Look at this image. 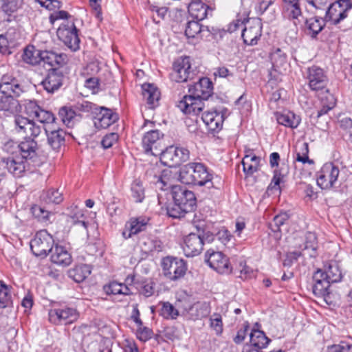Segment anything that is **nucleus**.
<instances>
[{"mask_svg":"<svg viewBox=\"0 0 352 352\" xmlns=\"http://www.w3.org/2000/svg\"><path fill=\"white\" fill-rule=\"evenodd\" d=\"M213 87L208 78H200L189 87V95L184 96L177 107L186 114H199L204 107L203 100H207L212 94Z\"/></svg>","mask_w":352,"mask_h":352,"instance_id":"obj_1","label":"nucleus"},{"mask_svg":"<svg viewBox=\"0 0 352 352\" xmlns=\"http://www.w3.org/2000/svg\"><path fill=\"white\" fill-rule=\"evenodd\" d=\"M212 175L208 171L206 166L199 162H190L186 164L180 170L179 179L182 183L187 185L204 186L210 184L212 186Z\"/></svg>","mask_w":352,"mask_h":352,"instance_id":"obj_2","label":"nucleus"},{"mask_svg":"<svg viewBox=\"0 0 352 352\" xmlns=\"http://www.w3.org/2000/svg\"><path fill=\"white\" fill-rule=\"evenodd\" d=\"M161 266L163 275L171 281H176L184 277L188 269L184 260L173 256L162 258Z\"/></svg>","mask_w":352,"mask_h":352,"instance_id":"obj_3","label":"nucleus"},{"mask_svg":"<svg viewBox=\"0 0 352 352\" xmlns=\"http://www.w3.org/2000/svg\"><path fill=\"white\" fill-rule=\"evenodd\" d=\"M79 318L78 311L67 305L54 306L48 311V320L54 325H67L76 322Z\"/></svg>","mask_w":352,"mask_h":352,"instance_id":"obj_4","label":"nucleus"},{"mask_svg":"<svg viewBox=\"0 0 352 352\" xmlns=\"http://www.w3.org/2000/svg\"><path fill=\"white\" fill-rule=\"evenodd\" d=\"M306 79L311 91L326 94L329 93L327 89L329 79L322 68L316 65L308 67L306 72Z\"/></svg>","mask_w":352,"mask_h":352,"instance_id":"obj_5","label":"nucleus"},{"mask_svg":"<svg viewBox=\"0 0 352 352\" xmlns=\"http://www.w3.org/2000/svg\"><path fill=\"white\" fill-rule=\"evenodd\" d=\"M351 8V0H338L329 6L324 20L332 25H338L348 16Z\"/></svg>","mask_w":352,"mask_h":352,"instance_id":"obj_6","label":"nucleus"},{"mask_svg":"<svg viewBox=\"0 0 352 352\" xmlns=\"http://www.w3.org/2000/svg\"><path fill=\"white\" fill-rule=\"evenodd\" d=\"M54 241L52 236L45 230L36 232L30 241V248L36 256L45 257L52 250Z\"/></svg>","mask_w":352,"mask_h":352,"instance_id":"obj_7","label":"nucleus"},{"mask_svg":"<svg viewBox=\"0 0 352 352\" xmlns=\"http://www.w3.org/2000/svg\"><path fill=\"white\" fill-rule=\"evenodd\" d=\"M160 160L165 166L173 167L189 159L190 152L184 147L170 146L160 153Z\"/></svg>","mask_w":352,"mask_h":352,"instance_id":"obj_8","label":"nucleus"},{"mask_svg":"<svg viewBox=\"0 0 352 352\" xmlns=\"http://www.w3.org/2000/svg\"><path fill=\"white\" fill-rule=\"evenodd\" d=\"M339 168L333 163L324 164L317 173V184L322 189H330L338 182Z\"/></svg>","mask_w":352,"mask_h":352,"instance_id":"obj_9","label":"nucleus"},{"mask_svg":"<svg viewBox=\"0 0 352 352\" xmlns=\"http://www.w3.org/2000/svg\"><path fill=\"white\" fill-rule=\"evenodd\" d=\"M14 130L19 135L24 138H37L42 131V129L35 122L21 115H16L13 120Z\"/></svg>","mask_w":352,"mask_h":352,"instance_id":"obj_10","label":"nucleus"},{"mask_svg":"<svg viewBox=\"0 0 352 352\" xmlns=\"http://www.w3.org/2000/svg\"><path fill=\"white\" fill-rule=\"evenodd\" d=\"M57 36L71 50L79 49L80 38L74 23H62L57 30Z\"/></svg>","mask_w":352,"mask_h":352,"instance_id":"obj_11","label":"nucleus"},{"mask_svg":"<svg viewBox=\"0 0 352 352\" xmlns=\"http://www.w3.org/2000/svg\"><path fill=\"white\" fill-rule=\"evenodd\" d=\"M25 112L33 120H36L44 124L45 126L56 124L54 114L50 111L42 109L34 101H29L25 104Z\"/></svg>","mask_w":352,"mask_h":352,"instance_id":"obj_12","label":"nucleus"},{"mask_svg":"<svg viewBox=\"0 0 352 352\" xmlns=\"http://www.w3.org/2000/svg\"><path fill=\"white\" fill-rule=\"evenodd\" d=\"M205 261L214 270L220 274H227L231 272L228 258L221 252L208 250L205 254Z\"/></svg>","mask_w":352,"mask_h":352,"instance_id":"obj_13","label":"nucleus"},{"mask_svg":"<svg viewBox=\"0 0 352 352\" xmlns=\"http://www.w3.org/2000/svg\"><path fill=\"white\" fill-rule=\"evenodd\" d=\"M192 76L189 57H182L175 61L173 71L170 74L172 80L183 82L192 78Z\"/></svg>","mask_w":352,"mask_h":352,"instance_id":"obj_14","label":"nucleus"},{"mask_svg":"<svg viewBox=\"0 0 352 352\" xmlns=\"http://www.w3.org/2000/svg\"><path fill=\"white\" fill-rule=\"evenodd\" d=\"M173 198L174 202L181 206L188 212L194 210L196 207V197L191 190L180 186L173 188Z\"/></svg>","mask_w":352,"mask_h":352,"instance_id":"obj_15","label":"nucleus"},{"mask_svg":"<svg viewBox=\"0 0 352 352\" xmlns=\"http://www.w3.org/2000/svg\"><path fill=\"white\" fill-rule=\"evenodd\" d=\"M162 137L163 134L159 130H151L146 133L142 138V146L145 152L155 156L160 155L163 150Z\"/></svg>","mask_w":352,"mask_h":352,"instance_id":"obj_16","label":"nucleus"},{"mask_svg":"<svg viewBox=\"0 0 352 352\" xmlns=\"http://www.w3.org/2000/svg\"><path fill=\"white\" fill-rule=\"evenodd\" d=\"M262 35V23L259 19L248 20L242 32L243 42L249 45H256Z\"/></svg>","mask_w":352,"mask_h":352,"instance_id":"obj_17","label":"nucleus"},{"mask_svg":"<svg viewBox=\"0 0 352 352\" xmlns=\"http://www.w3.org/2000/svg\"><path fill=\"white\" fill-rule=\"evenodd\" d=\"M168 175V171H161L157 166H151L146 173L148 180L162 190H166L172 187Z\"/></svg>","mask_w":352,"mask_h":352,"instance_id":"obj_18","label":"nucleus"},{"mask_svg":"<svg viewBox=\"0 0 352 352\" xmlns=\"http://www.w3.org/2000/svg\"><path fill=\"white\" fill-rule=\"evenodd\" d=\"M204 244V239L199 234L190 233L184 239V253L188 257L197 256L201 252Z\"/></svg>","mask_w":352,"mask_h":352,"instance_id":"obj_19","label":"nucleus"},{"mask_svg":"<svg viewBox=\"0 0 352 352\" xmlns=\"http://www.w3.org/2000/svg\"><path fill=\"white\" fill-rule=\"evenodd\" d=\"M312 291L314 294L318 297L326 298L329 294V289L331 283L326 278L325 273L322 269H318L313 274Z\"/></svg>","mask_w":352,"mask_h":352,"instance_id":"obj_20","label":"nucleus"},{"mask_svg":"<svg viewBox=\"0 0 352 352\" xmlns=\"http://www.w3.org/2000/svg\"><path fill=\"white\" fill-rule=\"evenodd\" d=\"M64 79L63 74L53 68L48 72L46 76L41 81V85L47 92L52 94L60 88Z\"/></svg>","mask_w":352,"mask_h":352,"instance_id":"obj_21","label":"nucleus"},{"mask_svg":"<svg viewBox=\"0 0 352 352\" xmlns=\"http://www.w3.org/2000/svg\"><path fill=\"white\" fill-rule=\"evenodd\" d=\"M0 91L5 96L18 97L23 92V88L16 78L5 74L1 78Z\"/></svg>","mask_w":352,"mask_h":352,"instance_id":"obj_22","label":"nucleus"},{"mask_svg":"<svg viewBox=\"0 0 352 352\" xmlns=\"http://www.w3.org/2000/svg\"><path fill=\"white\" fill-rule=\"evenodd\" d=\"M95 113L94 123L97 129H106L118 120L117 113L105 107H98Z\"/></svg>","mask_w":352,"mask_h":352,"instance_id":"obj_23","label":"nucleus"},{"mask_svg":"<svg viewBox=\"0 0 352 352\" xmlns=\"http://www.w3.org/2000/svg\"><path fill=\"white\" fill-rule=\"evenodd\" d=\"M45 133L47 137L49 145L54 149L58 150L64 144L65 132L57 124L44 126Z\"/></svg>","mask_w":352,"mask_h":352,"instance_id":"obj_24","label":"nucleus"},{"mask_svg":"<svg viewBox=\"0 0 352 352\" xmlns=\"http://www.w3.org/2000/svg\"><path fill=\"white\" fill-rule=\"evenodd\" d=\"M190 15L197 21L205 19L212 10L202 0H192L188 7Z\"/></svg>","mask_w":352,"mask_h":352,"instance_id":"obj_25","label":"nucleus"},{"mask_svg":"<svg viewBox=\"0 0 352 352\" xmlns=\"http://www.w3.org/2000/svg\"><path fill=\"white\" fill-rule=\"evenodd\" d=\"M3 170L7 169L14 177H21L25 170V160L20 157H9L0 162Z\"/></svg>","mask_w":352,"mask_h":352,"instance_id":"obj_26","label":"nucleus"},{"mask_svg":"<svg viewBox=\"0 0 352 352\" xmlns=\"http://www.w3.org/2000/svg\"><path fill=\"white\" fill-rule=\"evenodd\" d=\"M201 119L209 130L217 131L221 129L224 117L222 113L212 111L204 112Z\"/></svg>","mask_w":352,"mask_h":352,"instance_id":"obj_27","label":"nucleus"},{"mask_svg":"<svg viewBox=\"0 0 352 352\" xmlns=\"http://www.w3.org/2000/svg\"><path fill=\"white\" fill-rule=\"evenodd\" d=\"M51 261L55 264L67 266L72 263V256L67 249L61 245H56L52 248Z\"/></svg>","mask_w":352,"mask_h":352,"instance_id":"obj_28","label":"nucleus"},{"mask_svg":"<svg viewBox=\"0 0 352 352\" xmlns=\"http://www.w3.org/2000/svg\"><path fill=\"white\" fill-rule=\"evenodd\" d=\"M36 138L28 137L24 138L18 147L20 150L21 158L23 160L32 159L36 155L37 142L34 140Z\"/></svg>","mask_w":352,"mask_h":352,"instance_id":"obj_29","label":"nucleus"},{"mask_svg":"<svg viewBox=\"0 0 352 352\" xmlns=\"http://www.w3.org/2000/svg\"><path fill=\"white\" fill-rule=\"evenodd\" d=\"M270 58L274 70L281 72L282 69H285L287 65V56L283 50L278 47L272 48Z\"/></svg>","mask_w":352,"mask_h":352,"instance_id":"obj_30","label":"nucleus"},{"mask_svg":"<svg viewBox=\"0 0 352 352\" xmlns=\"http://www.w3.org/2000/svg\"><path fill=\"white\" fill-rule=\"evenodd\" d=\"M276 119L279 124L287 127L295 129L298 127L300 122V118L291 111H284L282 113H276L275 114Z\"/></svg>","mask_w":352,"mask_h":352,"instance_id":"obj_31","label":"nucleus"},{"mask_svg":"<svg viewBox=\"0 0 352 352\" xmlns=\"http://www.w3.org/2000/svg\"><path fill=\"white\" fill-rule=\"evenodd\" d=\"M261 159L259 157L252 154H247L242 160L243 172L248 175L251 176L260 169V163Z\"/></svg>","mask_w":352,"mask_h":352,"instance_id":"obj_32","label":"nucleus"},{"mask_svg":"<svg viewBox=\"0 0 352 352\" xmlns=\"http://www.w3.org/2000/svg\"><path fill=\"white\" fill-rule=\"evenodd\" d=\"M142 89V96L146 100L149 108L153 109L157 106L160 95L157 87L151 84H144Z\"/></svg>","mask_w":352,"mask_h":352,"instance_id":"obj_33","label":"nucleus"},{"mask_svg":"<svg viewBox=\"0 0 352 352\" xmlns=\"http://www.w3.org/2000/svg\"><path fill=\"white\" fill-rule=\"evenodd\" d=\"M91 270L89 265L80 264L74 266L68 271V276L76 283L85 280L91 274Z\"/></svg>","mask_w":352,"mask_h":352,"instance_id":"obj_34","label":"nucleus"},{"mask_svg":"<svg viewBox=\"0 0 352 352\" xmlns=\"http://www.w3.org/2000/svg\"><path fill=\"white\" fill-rule=\"evenodd\" d=\"M148 223V219L145 218H138L131 219L129 223L128 230L123 232L122 234L125 239L132 236V235L137 234L146 229Z\"/></svg>","mask_w":352,"mask_h":352,"instance_id":"obj_35","label":"nucleus"},{"mask_svg":"<svg viewBox=\"0 0 352 352\" xmlns=\"http://www.w3.org/2000/svg\"><path fill=\"white\" fill-rule=\"evenodd\" d=\"M43 51L36 49L33 46H29L25 48L23 54V60L25 63L36 65L42 62Z\"/></svg>","mask_w":352,"mask_h":352,"instance_id":"obj_36","label":"nucleus"},{"mask_svg":"<svg viewBox=\"0 0 352 352\" xmlns=\"http://www.w3.org/2000/svg\"><path fill=\"white\" fill-rule=\"evenodd\" d=\"M250 343L253 346L261 349H265L271 340L268 338L265 333L259 329H253L250 333Z\"/></svg>","mask_w":352,"mask_h":352,"instance_id":"obj_37","label":"nucleus"},{"mask_svg":"<svg viewBox=\"0 0 352 352\" xmlns=\"http://www.w3.org/2000/svg\"><path fill=\"white\" fill-rule=\"evenodd\" d=\"M69 217L71 219V222L73 224H80L85 229H87L88 222L84 214V210L79 208L76 205H72L69 208Z\"/></svg>","mask_w":352,"mask_h":352,"instance_id":"obj_38","label":"nucleus"},{"mask_svg":"<svg viewBox=\"0 0 352 352\" xmlns=\"http://www.w3.org/2000/svg\"><path fill=\"white\" fill-rule=\"evenodd\" d=\"M104 289L107 294L129 296L133 294L128 286L116 281L111 282L108 285H105Z\"/></svg>","mask_w":352,"mask_h":352,"instance_id":"obj_39","label":"nucleus"},{"mask_svg":"<svg viewBox=\"0 0 352 352\" xmlns=\"http://www.w3.org/2000/svg\"><path fill=\"white\" fill-rule=\"evenodd\" d=\"M131 195L136 203H142L145 198V188L142 181L135 179L131 185Z\"/></svg>","mask_w":352,"mask_h":352,"instance_id":"obj_40","label":"nucleus"},{"mask_svg":"<svg viewBox=\"0 0 352 352\" xmlns=\"http://www.w3.org/2000/svg\"><path fill=\"white\" fill-rule=\"evenodd\" d=\"M317 247V238L315 233L307 232L305 234L303 251L307 252V255L309 257H315L316 256Z\"/></svg>","mask_w":352,"mask_h":352,"instance_id":"obj_41","label":"nucleus"},{"mask_svg":"<svg viewBox=\"0 0 352 352\" xmlns=\"http://www.w3.org/2000/svg\"><path fill=\"white\" fill-rule=\"evenodd\" d=\"M160 315L166 320H175L176 319L179 313L177 309H176L169 302H160Z\"/></svg>","mask_w":352,"mask_h":352,"instance_id":"obj_42","label":"nucleus"},{"mask_svg":"<svg viewBox=\"0 0 352 352\" xmlns=\"http://www.w3.org/2000/svg\"><path fill=\"white\" fill-rule=\"evenodd\" d=\"M323 272L325 273L326 278L329 279L331 283H338L342 279V273L335 262L330 263L328 266H325Z\"/></svg>","mask_w":352,"mask_h":352,"instance_id":"obj_43","label":"nucleus"},{"mask_svg":"<svg viewBox=\"0 0 352 352\" xmlns=\"http://www.w3.org/2000/svg\"><path fill=\"white\" fill-rule=\"evenodd\" d=\"M12 304L10 287L0 280V308H6Z\"/></svg>","mask_w":352,"mask_h":352,"instance_id":"obj_44","label":"nucleus"},{"mask_svg":"<svg viewBox=\"0 0 352 352\" xmlns=\"http://www.w3.org/2000/svg\"><path fill=\"white\" fill-rule=\"evenodd\" d=\"M322 107L318 111L317 117L319 118L328 113L336 105V98L333 94L328 93L324 96H320Z\"/></svg>","mask_w":352,"mask_h":352,"instance_id":"obj_45","label":"nucleus"},{"mask_svg":"<svg viewBox=\"0 0 352 352\" xmlns=\"http://www.w3.org/2000/svg\"><path fill=\"white\" fill-rule=\"evenodd\" d=\"M307 29L311 36L315 37L324 26V23L322 20L317 18H311L306 21Z\"/></svg>","mask_w":352,"mask_h":352,"instance_id":"obj_46","label":"nucleus"},{"mask_svg":"<svg viewBox=\"0 0 352 352\" xmlns=\"http://www.w3.org/2000/svg\"><path fill=\"white\" fill-rule=\"evenodd\" d=\"M43 199L47 204H58L62 202L63 197L58 190L50 189L43 195Z\"/></svg>","mask_w":352,"mask_h":352,"instance_id":"obj_47","label":"nucleus"},{"mask_svg":"<svg viewBox=\"0 0 352 352\" xmlns=\"http://www.w3.org/2000/svg\"><path fill=\"white\" fill-rule=\"evenodd\" d=\"M1 10L8 15L15 12L21 6L19 0H0Z\"/></svg>","mask_w":352,"mask_h":352,"instance_id":"obj_48","label":"nucleus"},{"mask_svg":"<svg viewBox=\"0 0 352 352\" xmlns=\"http://www.w3.org/2000/svg\"><path fill=\"white\" fill-rule=\"evenodd\" d=\"M283 14L285 17L289 19L298 20L299 16L302 15L299 3L297 5L292 4L289 6H283Z\"/></svg>","mask_w":352,"mask_h":352,"instance_id":"obj_49","label":"nucleus"},{"mask_svg":"<svg viewBox=\"0 0 352 352\" xmlns=\"http://www.w3.org/2000/svg\"><path fill=\"white\" fill-rule=\"evenodd\" d=\"M308 153V144L307 143H302L299 147V151L296 153V161L302 162V164H313V160L309 158Z\"/></svg>","mask_w":352,"mask_h":352,"instance_id":"obj_50","label":"nucleus"},{"mask_svg":"<svg viewBox=\"0 0 352 352\" xmlns=\"http://www.w3.org/2000/svg\"><path fill=\"white\" fill-rule=\"evenodd\" d=\"M199 21H190L187 23L185 34L188 38H194L197 34L201 32V27L199 23Z\"/></svg>","mask_w":352,"mask_h":352,"instance_id":"obj_51","label":"nucleus"},{"mask_svg":"<svg viewBox=\"0 0 352 352\" xmlns=\"http://www.w3.org/2000/svg\"><path fill=\"white\" fill-rule=\"evenodd\" d=\"M58 116L61 121L67 126H69L74 118L75 112L69 108L63 107L60 109Z\"/></svg>","mask_w":352,"mask_h":352,"instance_id":"obj_52","label":"nucleus"},{"mask_svg":"<svg viewBox=\"0 0 352 352\" xmlns=\"http://www.w3.org/2000/svg\"><path fill=\"white\" fill-rule=\"evenodd\" d=\"M184 208L179 204L174 202L173 206H168L166 208L167 214L173 218H182L184 217L186 213H188L186 210H183Z\"/></svg>","mask_w":352,"mask_h":352,"instance_id":"obj_53","label":"nucleus"},{"mask_svg":"<svg viewBox=\"0 0 352 352\" xmlns=\"http://www.w3.org/2000/svg\"><path fill=\"white\" fill-rule=\"evenodd\" d=\"M155 292V283L151 279L142 281L140 293L146 297H150Z\"/></svg>","mask_w":352,"mask_h":352,"instance_id":"obj_54","label":"nucleus"},{"mask_svg":"<svg viewBox=\"0 0 352 352\" xmlns=\"http://www.w3.org/2000/svg\"><path fill=\"white\" fill-rule=\"evenodd\" d=\"M289 216L287 212H283L274 217L273 223L271 224L272 229L276 231H280V227L283 226L288 220Z\"/></svg>","mask_w":352,"mask_h":352,"instance_id":"obj_55","label":"nucleus"},{"mask_svg":"<svg viewBox=\"0 0 352 352\" xmlns=\"http://www.w3.org/2000/svg\"><path fill=\"white\" fill-rule=\"evenodd\" d=\"M75 109L83 113L88 112H95L98 111V107L92 102L89 101L82 100V102H78L75 104Z\"/></svg>","mask_w":352,"mask_h":352,"instance_id":"obj_56","label":"nucleus"},{"mask_svg":"<svg viewBox=\"0 0 352 352\" xmlns=\"http://www.w3.org/2000/svg\"><path fill=\"white\" fill-rule=\"evenodd\" d=\"M210 327L217 335H221L223 331V322L221 316L219 314H213L210 319Z\"/></svg>","mask_w":352,"mask_h":352,"instance_id":"obj_57","label":"nucleus"},{"mask_svg":"<svg viewBox=\"0 0 352 352\" xmlns=\"http://www.w3.org/2000/svg\"><path fill=\"white\" fill-rule=\"evenodd\" d=\"M285 175V174L282 173L280 170H275L272 182L268 186V190H272L274 188L276 190H278L280 189L279 184Z\"/></svg>","mask_w":352,"mask_h":352,"instance_id":"obj_58","label":"nucleus"},{"mask_svg":"<svg viewBox=\"0 0 352 352\" xmlns=\"http://www.w3.org/2000/svg\"><path fill=\"white\" fill-rule=\"evenodd\" d=\"M118 140V135L116 133L107 134L101 141L102 146L107 149L111 148Z\"/></svg>","mask_w":352,"mask_h":352,"instance_id":"obj_59","label":"nucleus"},{"mask_svg":"<svg viewBox=\"0 0 352 352\" xmlns=\"http://www.w3.org/2000/svg\"><path fill=\"white\" fill-rule=\"evenodd\" d=\"M146 243L152 245V247L144 248V251L146 252H161L162 250V243L159 240L147 239L146 241L144 242V245L146 246Z\"/></svg>","mask_w":352,"mask_h":352,"instance_id":"obj_60","label":"nucleus"},{"mask_svg":"<svg viewBox=\"0 0 352 352\" xmlns=\"http://www.w3.org/2000/svg\"><path fill=\"white\" fill-rule=\"evenodd\" d=\"M56 53L50 51H43L42 62L52 67H55Z\"/></svg>","mask_w":352,"mask_h":352,"instance_id":"obj_61","label":"nucleus"},{"mask_svg":"<svg viewBox=\"0 0 352 352\" xmlns=\"http://www.w3.org/2000/svg\"><path fill=\"white\" fill-rule=\"evenodd\" d=\"M69 16L67 12L65 10H59L54 12L50 16V21L54 23L56 21L59 19H67Z\"/></svg>","mask_w":352,"mask_h":352,"instance_id":"obj_62","label":"nucleus"},{"mask_svg":"<svg viewBox=\"0 0 352 352\" xmlns=\"http://www.w3.org/2000/svg\"><path fill=\"white\" fill-rule=\"evenodd\" d=\"M99 81L96 78H90L85 80V87L91 90L93 94H95L98 90Z\"/></svg>","mask_w":352,"mask_h":352,"instance_id":"obj_63","label":"nucleus"},{"mask_svg":"<svg viewBox=\"0 0 352 352\" xmlns=\"http://www.w3.org/2000/svg\"><path fill=\"white\" fill-rule=\"evenodd\" d=\"M248 329L249 327L247 324L244 326L243 329H241L237 331L236 335L233 338V340L236 344H241L244 341L248 333Z\"/></svg>","mask_w":352,"mask_h":352,"instance_id":"obj_64","label":"nucleus"}]
</instances>
